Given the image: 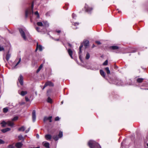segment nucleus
<instances>
[{
  "label": "nucleus",
  "mask_w": 148,
  "mask_h": 148,
  "mask_svg": "<svg viewBox=\"0 0 148 148\" xmlns=\"http://www.w3.org/2000/svg\"><path fill=\"white\" fill-rule=\"evenodd\" d=\"M88 144L90 148H101L99 145L93 140L89 141L88 142Z\"/></svg>",
  "instance_id": "nucleus-1"
},
{
  "label": "nucleus",
  "mask_w": 148,
  "mask_h": 148,
  "mask_svg": "<svg viewBox=\"0 0 148 148\" xmlns=\"http://www.w3.org/2000/svg\"><path fill=\"white\" fill-rule=\"evenodd\" d=\"M32 10H31L30 8L27 9L25 11V17L27 18L28 15H30L33 14V9L34 7V2H32Z\"/></svg>",
  "instance_id": "nucleus-2"
},
{
  "label": "nucleus",
  "mask_w": 148,
  "mask_h": 148,
  "mask_svg": "<svg viewBox=\"0 0 148 148\" xmlns=\"http://www.w3.org/2000/svg\"><path fill=\"white\" fill-rule=\"evenodd\" d=\"M19 31L22 38L24 40H26V38L24 32L21 28H20L19 29Z\"/></svg>",
  "instance_id": "nucleus-3"
},
{
  "label": "nucleus",
  "mask_w": 148,
  "mask_h": 148,
  "mask_svg": "<svg viewBox=\"0 0 148 148\" xmlns=\"http://www.w3.org/2000/svg\"><path fill=\"white\" fill-rule=\"evenodd\" d=\"M49 86H53V84L50 81H48L46 82L45 84V85L43 88V89H44L46 87Z\"/></svg>",
  "instance_id": "nucleus-4"
},
{
  "label": "nucleus",
  "mask_w": 148,
  "mask_h": 148,
  "mask_svg": "<svg viewBox=\"0 0 148 148\" xmlns=\"http://www.w3.org/2000/svg\"><path fill=\"white\" fill-rule=\"evenodd\" d=\"M18 79L21 85H23V77L22 75H20Z\"/></svg>",
  "instance_id": "nucleus-5"
},
{
  "label": "nucleus",
  "mask_w": 148,
  "mask_h": 148,
  "mask_svg": "<svg viewBox=\"0 0 148 148\" xmlns=\"http://www.w3.org/2000/svg\"><path fill=\"white\" fill-rule=\"evenodd\" d=\"M32 119L33 122H34L36 120V114L35 110H33L32 112Z\"/></svg>",
  "instance_id": "nucleus-6"
},
{
  "label": "nucleus",
  "mask_w": 148,
  "mask_h": 148,
  "mask_svg": "<svg viewBox=\"0 0 148 148\" xmlns=\"http://www.w3.org/2000/svg\"><path fill=\"white\" fill-rule=\"evenodd\" d=\"M52 118V116H50L49 117L45 116L44 117L43 121L44 122H45L46 121L49 120L50 122H52L51 119Z\"/></svg>",
  "instance_id": "nucleus-7"
},
{
  "label": "nucleus",
  "mask_w": 148,
  "mask_h": 148,
  "mask_svg": "<svg viewBox=\"0 0 148 148\" xmlns=\"http://www.w3.org/2000/svg\"><path fill=\"white\" fill-rule=\"evenodd\" d=\"M42 144L46 148H49V143L47 142L44 141L42 142Z\"/></svg>",
  "instance_id": "nucleus-8"
},
{
  "label": "nucleus",
  "mask_w": 148,
  "mask_h": 148,
  "mask_svg": "<svg viewBox=\"0 0 148 148\" xmlns=\"http://www.w3.org/2000/svg\"><path fill=\"white\" fill-rule=\"evenodd\" d=\"M23 145V144L21 142H18L15 144V146L17 148H21Z\"/></svg>",
  "instance_id": "nucleus-9"
},
{
  "label": "nucleus",
  "mask_w": 148,
  "mask_h": 148,
  "mask_svg": "<svg viewBox=\"0 0 148 148\" xmlns=\"http://www.w3.org/2000/svg\"><path fill=\"white\" fill-rule=\"evenodd\" d=\"M38 49L40 51H41L42 50V47L41 45H38V43L37 44V46L36 48V51Z\"/></svg>",
  "instance_id": "nucleus-10"
},
{
  "label": "nucleus",
  "mask_w": 148,
  "mask_h": 148,
  "mask_svg": "<svg viewBox=\"0 0 148 148\" xmlns=\"http://www.w3.org/2000/svg\"><path fill=\"white\" fill-rule=\"evenodd\" d=\"M68 52L69 53V55L71 57L73 58L72 54H73V51L71 49H69L68 50Z\"/></svg>",
  "instance_id": "nucleus-11"
},
{
  "label": "nucleus",
  "mask_w": 148,
  "mask_h": 148,
  "mask_svg": "<svg viewBox=\"0 0 148 148\" xmlns=\"http://www.w3.org/2000/svg\"><path fill=\"white\" fill-rule=\"evenodd\" d=\"M45 137L46 140H50L52 137L51 135L50 134H47L45 135Z\"/></svg>",
  "instance_id": "nucleus-12"
},
{
  "label": "nucleus",
  "mask_w": 148,
  "mask_h": 148,
  "mask_svg": "<svg viewBox=\"0 0 148 148\" xmlns=\"http://www.w3.org/2000/svg\"><path fill=\"white\" fill-rule=\"evenodd\" d=\"M10 130V129L9 128H6L2 129L1 131L3 133H5L7 132L8 131Z\"/></svg>",
  "instance_id": "nucleus-13"
},
{
  "label": "nucleus",
  "mask_w": 148,
  "mask_h": 148,
  "mask_svg": "<svg viewBox=\"0 0 148 148\" xmlns=\"http://www.w3.org/2000/svg\"><path fill=\"white\" fill-rule=\"evenodd\" d=\"M86 11L87 12H90L91 10H92V8H91L89 7H88L85 6V7Z\"/></svg>",
  "instance_id": "nucleus-14"
},
{
  "label": "nucleus",
  "mask_w": 148,
  "mask_h": 148,
  "mask_svg": "<svg viewBox=\"0 0 148 148\" xmlns=\"http://www.w3.org/2000/svg\"><path fill=\"white\" fill-rule=\"evenodd\" d=\"M7 124L8 125V126H12L14 125L13 123L12 122L10 121L7 122Z\"/></svg>",
  "instance_id": "nucleus-15"
},
{
  "label": "nucleus",
  "mask_w": 148,
  "mask_h": 148,
  "mask_svg": "<svg viewBox=\"0 0 148 148\" xmlns=\"http://www.w3.org/2000/svg\"><path fill=\"white\" fill-rule=\"evenodd\" d=\"M110 48L113 50H115L119 49V47L117 46H113L110 47Z\"/></svg>",
  "instance_id": "nucleus-16"
},
{
  "label": "nucleus",
  "mask_w": 148,
  "mask_h": 148,
  "mask_svg": "<svg viewBox=\"0 0 148 148\" xmlns=\"http://www.w3.org/2000/svg\"><path fill=\"white\" fill-rule=\"evenodd\" d=\"M100 73L101 75L103 77H105V74L104 72L102 70H100Z\"/></svg>",
  "instance_id": "nucleus-17"
},
{
  "label": "nucleus",
  "mask_w": 148,
  "mask_h": 148,
  "mask_svg": "<svg viewBox=\"0 0 148 148\" xmlns=\"http://www.w3.org/2000/svg\"><path fill=\"white\" fill-rule=\"evenodd\" d=\"M89 45V41L88 40H86L84 42V46H85V47L86 48L87 46H88Z\"/></svg>",
  "instance_id": "nucleus-18"
},
{
  "label": "nucleus",
  "mask_w": 148,
  "mask_h": 148,
  "mask_svg": "<svg viewBox=\"0 0 148 148\" xmlns=\"http://www.w3.org/2000/svg\"><path fill=\"white\" fill-rule=\"evenodd\" d=\"M1 126L3 127L6 126V125L7 124V122H6L4 121H3L1 123Z\"/></svg>",
  "instance_id": "nucleus-19"
},
{
  "label": "nucleus",
  "mask_w": 148,
  "mask_h": 148,
  "mask_svg": "<svg viewBox=\"0 0 148 148\" xmlns=\"http://www.w3.org/2000/svg\"><path fill=\"white\" fill-rule=\"evenodd\" d=\"M116 82V84L118 85H123V83L121 80L117 81Z\"/></svg>",
  "instance_id": "nucleus-20"
},
{
  "label": "nucleus",
  "mask_w": 148,
  "mask_h": 148,
  "mask_svg": "<svg viewBox=\"0 0 148 148\" xmlns=\"http://www.w3.org/2000/svg\"><path fill=\"white\" fill-rule=\"evenodd\" d=\"M43 25L45 27H48L49 26V24L47 21H43Z\"/></svg>",
  "instance_id": "nucleus-21"
},
{
  "label": "nucleus",
  "mask_w": 148,
  "mask_h": 148,
  "mask_svg": "<svg viewBox=\"0 0 148 148\" xmlns=\"http://www.w3.org/2000/svg\"><path fill=\"white\" fill-rule=\"evenodd\" d=\"M144 79L142 78H138L137 79V81L138 83H141L143 81Z\"/></svg>",
  "instance_id": "nucleus-22"
},
{
  "label": "nucleus",
  "mask_w": 148,
  "mask_h": 148,
  "mask_svg": "<svg viewBox=\"0 0 148 148\" xmlns=\"http://www.w3.org/2000/svg\"><path fill=\"white\" fill-rule=\"evenodd\" d=\"M25 130V128L24 126H22L18 129L19 131H24Z\"/></svg>",
  "instance_id": "nucleus-23"
},
{
  "label": "nucleus",
  "mask_w": 148,
  "mask_h": 148,
  "mask_svg": "<svg viewBox=\"0 0 148 148\" xmlns=\"http://www.w3.org/2000/svg\"><path fill=\"white\" fill-rule=\"evenodd\" d=\"M42 67H43V64H41L40 65V66H39V67L38 69H37V71H36L37 73H38L40 71V70L41 69Z\"/></svg>",
  "instance_id": "nucleus-24"
},
{
  "label": "nucleus",
  "mask_w": 148,
  "mask_h": 148,
  "mask_svg": "<svg viewBox=\"0 0 148 148\" xmlns=\"http://www.w3.org/2000/svg\"><path fill=\"white\" fill-rule=\"evenodd\" d=\"M105 70L106 71L107 73V74H109L110 73V71L109 70V68L108 67H107L105 68Z\"/></svg>",
  "instance_id": "nucleus-25"
},
{
  "label": "nucleus",
  "mask_w": 148,
  "mask_h": 148,
  "mask_svg": "<svg viewBox=\"0 0 148 148\" xmlns=\"http://www.w3.org/2000/svg\"><path fill=\"white\" fill-rule=\"evenodd\" d=\"M27 93V92L26 91H22L21 92V95L22 96H23L25 95Z\"/></svg>",
  "instance_id": "nucleus-26"
},
{
  "label": "nucleus",
  "mask_w": 148,
  "mask_h": 148,
  "mask_svg": "<svg viewBox=\"0 0 148 148\" xmlns=\"http://www.w3.org/2000/svg\"><path fill=\"white\" fill-rule=\"evenodd\" d=\"M83 47V44L82 43L81 44L79 47V54H80L82 53V51H81V49Z\"/></svg>",
  "instance_id": "nucleus-27"
},
{
  "label": "nucleus",
  "mask_w": 148,
  "mask_h": 148,
  "mask_svg": "<svg viewBox=\"0 0 148 148\" xmlns=\"http://www.w3.org/2000/svg\"><path fill=\"white\" fill-rule=\"evenodd\" d=\"M10 57V54H9L8 53L6 56V59L8 61L9 60V59Z\"/></svg>",
  "instance_id": "nucleus-28"
},
{
  "label": "nucleus",
  "mask_w": 148,
  "mask_h": 148,
  "mask_svg": "<svg viewBox=\"0 0 148 148\" xmlns=\"http://www.w3.org/2000/svg\"><path fill=\"white\" fill-rule=\"evenodd\" d=\"M18 138L20 140H24V138L22 135H20L18 136Z\"/></svg>",
  "instance_id": "nucleus-29"
},
{
  "label": "nucleus",
  "mask_w": 148,
  "mask_h": 148,
  "mask_svg": "<svg viewBox=\"0 0 148 148\" xmlns=\"http://www.w3.org/2000/svg\"><path fill=\"white\" fill-rule=\"evenodd\" d=\"M37 25L39 26H43V23L41 22H38L37 23Z\"/></svg>",
  "instance_id": "nucleus-30"
},
{
  "label": "nucleus",
  "mask_w": 148,
  "mask_h": 148,
  "mask_svg": "<svg viewBox=\"0 0 148 148\" xmlns=\"http://www.w3.org/2000/svg\"><path fill=\"white\" fill-rule=\"evenodd\" d=\"M53 138L54 139L55 141H57L58 139V137L57 135L54 136L53 137Z\"/></svg>",
  "instance_id": "nucleus-31"
},
{
  "label": "nucleus",
  "mask_w": 148,
  "mask_h": 148,
  "mask_svg": "<svg viewBox=\"0 0 148 148\" xmlns=\"http://www.w3.org/2000/svg\"><path fill=\"white\" fill-rule=\"evenodd\" d=\"M47 102L50 103H52V99L50 97H48L47 99Z\"/></svg>",
  "instance_id": "nucleus-32"
},
{
  "label": "nucleus",
  "mask_w": 148,
  "mask_h": 148,
  "mask_svg": "<svg viewBox=\"0 0 148 148\" xmlns=\"http://www.w3.org/2000/svg\"><path fill=\"white\" fill-rule=\"evenodd\" d=\"M58 136L59 138H61L63 136L62 132L60 131L59 133Z\"/></svg>",
  "instance_id": "nucleus-33"
},
{
  "label": "nucleus",
  "mask_w": 148,
  "mask_h": 148,
  "mask_svg": "<svg viewBox=\"0 0 148 148\" xmlns=\"http://www.w3.org/2000/svg\"><path fill=\"white\" fill-rule=\"evenodd\" d=\"M3 111L4 112L6 113L8 112V109L7 108H5L3 109Z\"/></svg>",
  "instance_id": "nucleus-34"
},
{
  "label": "nucleus",
  "mask_w": 148,
  "mask_h": 148,
  "mask_svg": "<svg viewBox=\"0 0 148 148\" xmlns=\"http://www.w3.org/2000/svg\"><path fill=\"white\" fill-rule=\"evenodd\" d=\"M90 57V56L89 54L88 53L86 55V59H88Z\"/></svg>",
  "instance_id": "nucleus-35"
},
{
  "label": "nucleus",
  "mask_w": 148,
  "mask_h": 148,
  "mask_svg": "<svg viewBox=\"0 0 148 148\" xmlns=\"http://www.w3.org/2000/svg\"><path fill=\"white\" fill-rule=\"evenodd\" d=\"M21 58H20V59H19V61H18V62H17V63H16V65L15 66L14 68H16V66L17 65H18V64H19V63L21 61Z\"/></svg>",
  "instance_id": "nucleus-36"
},
{
  "label": "nucleus",
  "mask_w": 148,
  "mask_h": 148,
  "mask_svg": "<svg viewBox=\"0 0 148 148\" xmlns=\"http://www.w3.org/2000/svg\"><path fill=\"white\" fill-rule=\"evenodd\" d=\"M108 64V61L107 60H106L103 63V65H107Z\"/></svg>",
  "instance_id": "nucleus-37"
},
{
  "label": "nucleus",
  "mask_w": 148,
  "mask_h": 148,
  "mask_svg": "<svg viewBox=\"0 0 148 148\" xmlns=\"http://www.w3.org/2000/svg\"><path fill=\"white\" fill-rule=\"evenodd\" d=\"M18 119V117L17 116L14 117L13 119H12V121H14L17 120Z\"/></svg>",
  "instance_id": "nucleus-38"
},
{
  "label": "nucleus",
  "mask_w": 148,
  "mask_h": 148,
  "mask_svg": "<svg viewBox=\"0 0 148 148\" xmlns=\"http://www.w3.org/2000/svg\"><path fill=\"white\" fill-rule=\"evenodd\" d=\"M35 14L36 15H37V16L38 18H39V14L38 13V12L37 11H36L35 12Z\"/></svg>",
  "instance_id": "nucleus-39"
},
{
  "label": "nucleus",
  "mask_w": 148,
  "mask_h": 148,
  "mask_svg": "<svg viewBox=\"0 0 148 148\" xmlns=\"http://www.w3.org/2000/svg\"><path fill=\"white\" fill-rule=\"evenodd\" d=\"M60 119V118L58 116H57L55 118V121H59Z\"/></svg>",
  "instance_id": "nucleus-40"
},
{
  "label": "nucleus",
  "mask_w": 148,
  "mask_h": 148,
  "mask_svg": "<svg viewBox=\"0 0 148 148\" xmlns=\"http://www.w3.org/2000/svg\"><path fill=\"white\" fill-rule=\"evenodd\" d=\"M5 142L1 139H0V144H3Z\"/></svg>",
  "instance_id": "nucleus-41"
},
{
  "label": "nucleus",
  "mask_w": 148,
  "mask_h": 148,
  "mask_svg": "<svg viewBox=\"0 0 148 148\" xmlns=\"http://www.w3.org/2000/svg\"><path fill=\"white\" fill-rule=\"evenodd\" d=\"M4 49L3 46H0V51L4 50Z\"/></svg>",
  "instance_id": "nucleus-42"
},
{
  "label": "nucleus",
  "mask_w": 148,
  "mask_h": 148,
  "mask_svg": "<svg viewBox=\"0 0 148 148\" xmlns=\"http://www.w3.org/2000/svg\"><path fill=\"white\" fill-rule=\"evenodd\" d=\"M36 30L38 32H41V31L40 30V28L39 27H36Z\"/></svg>",
  "instance_id": "nucleus-43"
},
{
  "label": "nucleus",
  "mask_w": 148,
  "mask_h": 148,
  "mask_svg": "<svg viewBox=\"0 0 148 148\" xmlns=\"http://www.w3.org/2000/svg\"><path fill=\"white\" fill-rule=\"evenodd\" d=\"M8 148H15L14 147V146H13L12 145H10L8 146Z\"/></svg>",
  "instance_id": "nucleus-44"
},
{
  "label": "nucleus",
  "mask_w": 148,
  "mask_h": 148,
  "mask_svg": "<svg viewBox=\"0 0 148 148\" xmlns=\"http://www.w3.org/2000/svg\"><path fill=\"white\" fill-rule=\"evenodd\" d=\"M25 99L26 101H28L29 100L28 99V97H25Z\"/></svg>",
  "instance_id": "nucleus-45"
},
{
  "label": "nucleus",
  "mask_w": 148,
  "mask_h": 148,
  "mask_svg": "<svg viewBox=\"0 0 148 148\" xmlns=\"http://www.w3.org/2000/svg\"><path fill=\"white\" fill-rule=\"evenodd\" d=\"M95 42L98 45H101V42L99 41H96Z\"/></svg>",
  "instance_id": "nucleus-46"
},
{
  "label": "nucleus",
  "mask_w": 148,
  "mask_h": 148,
  "mask_svg": "<svg viewBox=\"0 0 148 148\" xmlns=\"http://www.w3.org/2000/svg\"><path fill=\"white\" fill-rule=\"evenodd\" d=\"M72 17L73 18H74L75 17H76V15L74 14V13H73L72 14Z\"/></svg>",
  "instance_id": "nucleus-47"
},
{
  "label": "nucleus",
  "mask_w": 148,
  "mask_h": 148,
  "mask_svg": "<svg viewBox=\"0 0 148 148\" xmlns=\"http://www.w3.org/2000/svg\"><path fill=\"white\" fill-rule=\"evenodd\" d=\"M30 129V128H28V129L27 130L25 131V133H27L29 131V130Z\"/></svg>",
  "instance_id": "nucleus-48"
},
{
  "label": "nucleus",
  "mask_w": 148,
  "mask_h": 148,
  "mask_svg": "<svg viewBox=\"0 0 148 148\" xmlns=\"http://www.w3.org/2000/svg\"><path fill=\"white\" fill-rule=\"evenodd\" d=\"M50 13V12H47L46 14V15L47 16H50V15L49 14Z\"/></svg>",
  "instance_id": "nucleus-49"
},
{
  "label": "nucleus",
  "mask_w": 148,
  "mask_h": 148,
  "mask_svg": "<svg viewBox=\"0 0 148 148\" xmlns=\"http://www.w3.org/2000/svg\"><path fill=\"white\" fill-rule=\"evenodd\" d=\"M99 69V68L98 67H97V68H95L94 69H93V70H98Z\"/></svg>",
  "instance_id": "nucleus-50"
},
{
  "label": "nucleus",
  "mask_w": 148,
  "mask_h": 148,
  "mask_svg": "<svg viewBox=\"0 0 148 148\" xmlns=\"http://www.w3.org/2000/svg\"><path fill=\"white\" fill-rule=\"evenodd\" d=\"M79 25V23H74V25L75 26L76 25Z\"/></svg>",
  "instance_id": "nucleus-51"
},
{
  "label": "nucleus",
  "mask_w": 148,
  "mask_h": 148,
  "mask_svg": "<svg viewBox=\"0 0 148 148\" xmlns=\"http://www.w3.org/2000/svg\"><path fill=\"white\" fill-rule=\"evenodd\" d=\"M58 33H60L61 32V31L60 30H58L56 31Z\"/></svg>",
  "instance_id": "nucleus-52"
},
{
  "label": "nucleus",
  "mask_w": 148,
  "mask_h": 148,
  "mask_svg": "<svg viewBox=\"0 0 148 148\" xmlns=\"http://www.w3.org/2000/svg\"><path fill=\"white\" fill-rule=\"evenodd\" d=\"M36 137L38 138H39V135L38 134H36Z\"/></svg>",
  "instance_id": "nucleus-53"
},
{
  "label": "nucleus",
  "mask_w": 148,
  "mask_h": 148,
  "mask_svg": "<svg viewBox=\"0 0 148 148\" xmlns=\"http://www.w3.org/2000/svg\"><path fill=\"white\" fill-rule=\"evenodd\" d=\"M59 39H55V40L56 41H59Z\"/></svg>",
  "instance_id": "nucleus-54"
},
{
  "label": "nucleus",
  "mask_w": 148,
  "mask_h": 148,
  "mask_svg": "<svg viewBox=\"0 0 148 148\" xmlns=\"http://www.w3.org/2000/svg\"><path fill=\"white\" fill-rule=\"evenodd\" d=\"M68 45H69L70 47H71V44H69V43Z\"/></svg>",
  "instance_id": "nucleus-55"
},
{
  "label": "nucleus",
  "mask_w": 148,
  "mask_h": 148,
  "mask_svg": "<svg viewBox=\"0 0 148 148\" xmlns=\"http://www.w3.org/2000/svg\"><path fill=\"white\" fill-rule=\"evenodd\" d=\"M117 68H118V67L117 66H116L115 68L116 69H117Z\"/></svg>",
  "instance_id": "nucleus-56"
},
{
  "label": "nucleus",
  "mask_w": 148,
  "mask_h": 148,
  "mask_svg": "<svg viewBox=\"0 0 148 148\" xmlns=\"http://www.w3.org/2000/svg\"><path fill=\"white\" fill-rule=\"evenodd\" d=\"M95 47V45H92V47Z\"/></svg>",
  "instance_id": "nucleus-57"
},
{
  "label": "nucleus",
  "mask_w": 148,
  "mask_h": 148,
  "mask_svg": "<svg viewBox=\"0 0 148 148\" xmlns=\"http://www.w3.org/2000/svg\"><path fill=\"white\" fill-rule=\"evenodd\" d=\"M35 148H40V147H35Z\"/></svg>",
  "instance_id": "nucleus-58"
},
{
  "label": "nucleus",
  "mask_w": 148,
  "mask_h": 148,
  "mask_svg": "<svg viewBox=\"0 0 148 148\" xmlns=\"http://www.w3.org/2000/svg\"><path fill=\"white\" fill-rule=\"evenodd\" d=\"M61 103L62 104H63V101H62Z\"/></svg>",
  "instance_id": "nucleus-59"
},
{
  "label": "nucleus",
  "mask_w": 148,
  "mask_h": 148,
  "mask_svg": "<svg viewBox=\"0 0 148 148\" xmlns=\"http://www.w3.org/2000/svg\"><path fill=\"white\" fill-rule=\"evenodd\" d=\"M132 84H129V85H132Z\"/></svg>",
  "instance_id": "nucleus-60"
},
{
  "label": "nucleus",
  "mask_w": 148,
  "mask_h": 148,
  "mask_svg": "<svg viewBox=\"0 0 148 148\" xmlns=\"http://www.w3.org/2000/svg\"><path fill=\"white\" fill-rule=\"evenodd\" d=\"M147 146L148 147V144H147Z\"/></svg>",
  "instance_id": "nucleus-61"
},
{
  "label": "nucleus",
  "mask_w": 148,
  "mask_h": 148,
  "mask_svg": "<svg viewBox=\"0 0 148 148\" xmlns=\"http://www.w3.org/2000/svg\"><path fill=\"white\" fill-rule=\"evenodd\" d=\"M147 89L148 90V89Z\"/></svg>",
  "instance_id": "nucleus-62"
}]
</instances>
